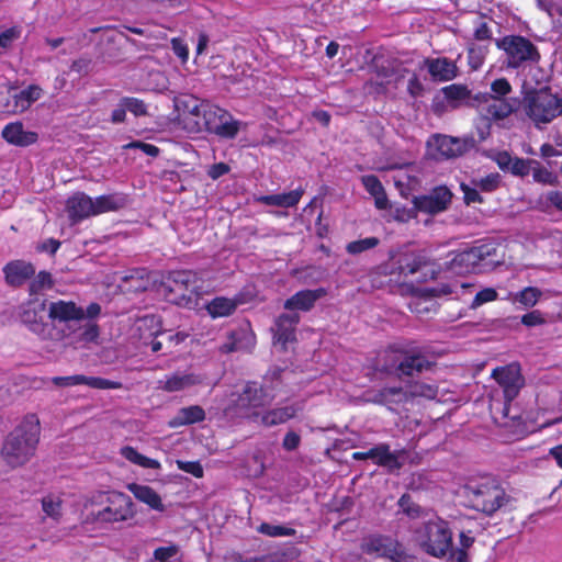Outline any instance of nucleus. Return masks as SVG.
Masks as SVG:
<instances>
[{
    "label": "nucleus",
    "instance_id": "nucleus-22",
    "mask_svg": "<svg viewBox=\"0 0 562 562\" xmlns=\"http://www.w3.org/2000/svg\"><path fill=\"white\" fill-rule=\"evenodd\" d=\"M419 173L420 169L416 164H406L398 168V172L394 176V184L402 196L407 198L411 192L420 188Z\"/></svg>",
    "mask_w": 562,
    "mask_h": 562
},
{
    "label": "nucleus",
    "instance_id": "nucleus-17",
    "mask_svg": "<svg viewBox=\"0 0 562 562\" xmlns=\"http://www.w3.org/2000/svg\"><path fill=\"white\" fill-rule=\"evenodd\" d=\"M43 90L37 85H30L21 91L9 92L5 103L0 101V108L10 114H18L26 111L42 97Z\"/></svg>",
    "mask_w": 562,
    "mask_h": 562
},
{
    "label": "nucleus",
    "instance_id": "nucleus-43",
    "mask_svg": "<svg viewBox=\"0 0 562 562\" xmlns=\"http://www.w3.org/2000/svg\"><path fill=\"white\" fill-rule=\"evenodd\" d=\"M502 178L499 173H490L485 177H482L480 179H472V184L474 187H477L480 191L482 192H493L495 191L499 184H501Z\"/></svg>",
    "mask_w": 562,
    "mask_h": 562
},
{
    "label": "nucleus",
    "instance_id": "nucleus-48",
    "mask_svg": "<svg viewBox=\"0 0 562 562\" xmlns=\"http://www.w3.org/2000/svg\"><path fill=\"white\" fill-rule=\"evenodd\" d=\"M533 161L535 160H532V159H524V158L514 157L513 162L509 166L507 171H509L514 176H518V177L528 176L531 171Z\"/></svg>",
    "mask_w": 562,
    "mask_h": 562
},
{
    "label": "nucleus",
    "instance_id": "nucleus-50",
    "mask_svg": "<svg viewBox=\"0 0 562 562\" xmlns=\"http://www.w3.org/2000/svg\"><path fill=\"white\" fill-rule=\"evenodd\" d=\"M179 553V546L170 544L168 547H159L154 550L153 559L155 562H169Z\"/></svg>",
    "mask_w": 562,
    "mask_h": 562
},
{
    "label": "nucleus",
    "instance_id": "nucleus-60",
    "mask_svg": "<svg viewBox=\"0 0 562 562\" xmlns=\"http://www.w3.org/2000/svg\"><path fill=\"white\" fill-rule=\"evenodd\" d=\"M422 263L423 261L419 256L407 257L405 263L401 265V272L406 276L414 274L420 269Z\"/></svg>",
    "mask_w": 562,
    "mask_h": 562
},
{
    "label": "nucleus",
    "instance_id": "nucleus-36",
    "mask_svg": "<svg viewBox=\"0 0 562 562\" xmlns=\"http://www.w3.org/2000/svg\"><path fill=\"white\" fill-rule=\"evenodd\" d=\"M45 311V302L38 303L37 305L31 307L27 306L22 314V321L26 324L33 333L37 335H43L45 331V325L42 322V316L37 318L38 313H43Z\"/></svg>",
    "mask_w": 562,
    "mask_h": 562
},
{
    "label": "nucleus",
    "instance_id": "nucleus-15",
    "mask_svg": "<svg viewBox=\"0 0 562 562\" xmlns=\"http://www.w3.org/2000/svg\"><path fill=\"white\" fill-rule=\"evenodd\" d=\"M451 199V191L445 186H438L427 194L414 196L412 202L418 209V212L436 215L448 209Z\"/></svg>",
    "mask_w": 562,
    "mask_h": 562
},
{
    "label": "nucleus",
    "instance_id": "nucleus-44",
    "mask_svg": "<svg viewBox=\"0 0 562 562\" xmlns=\"http://www.w3.org/2000/svg\"><path fill=\"white\" fill-rule=\"evenodd\" d=\"M42 509L48 517L57 520L61 516L60 498L54 495L43 497Z\"/></svg>",
    "mask_w": 562,
    "mask_h": 562
},
{
    "label": "nucleus",
    "instance_id": "nucleus-18",
    "mask_svg": "<svg viewBox=\"0 0 562 562\" xmlns=\"http://www.w3.org/2000/svg\"><path fill=\"white\" fill-rule=\"evenodd\" d=\"M206 100H200L192 94H182L175 99V108L178 112V119L188 131V126L204 117V104Z\"/></svg>",
    "mask_w": 562,
    "mask_h": 562
},
{
    "label": "nucleus",
    "instance_id": "nucleus-41",
    "mask_svg": "<svg viewBox=\"0 0 562 562\" xmlns=\"http://www.w3.org/2000/svg\"><path fill=\"white\" fill-rule=\"evenodd\" d=\"M257 531L268 537L277 538V537H291L296 533L295 529L281 526V525H272L269 522H262Z\"/></svg>",
    "mask_w": 562,
    "mask_h": 562
},
{
    "label": "nucleus",
    "instance_id": "nucleus-3",
    "mask_svg": "<svg viewBox=\"0 0 562 562\" xmlns=\"http://www.w3.org/2000/svg\"><path fill=\"white\" fill-rule=\"evenodd\" d=\"M40 434V424H19L7 435L0 451L1 474L23 467L34 457Z\"/></svg>",
    "mask_w": 562,
    "mask_h": 562
},
{
    "label": "nucleus",
    "instance_id": "nucleus-1",
    "mask_svg": "<svg viewBox=\"0 0 562 562\" xmlns=\"http://www.w3.org/2000/svg\"><path fill=\"white\" fill-rule=\"evenodd\" d=\"M422 398L436 400L437 402L453 400L452 395L445 392L443 389L419 381L409 384L406 390L396 386L383 387L373 395L371 393L366 394L364 400L385 405L390 411L401 415L403 411L412 409Z\"/></svg>",
    "mask_w": 562,
    "mask_h": 562
},
{
    "label": "nucleus",
    "instance_id": "nucleus-28",
    "mask_svg": "<svg viewBox=\"0 0 562 562\" xmlns=\"http://www.w3.org/2000/svg\"><path fill=\"white\" fill-rule=\"evenodd\" d=\"M201 379L193 373L176 372L158 380V389L166 392H179L187 390L198 383Z\"/></svg>",
    "mask_w": 562,
    "mask_h": 562
},
{
    "label": "nucleus",
    "instance_id": "nucleus-56",
    "mask_svg": "<svg viewBox=\"0 0 562 562\" xmlns=\"http://www.w3.org/2000/svg\"><path fill=\"white\" fill-rule=\"evenodd\" d=\"M492 95L490 98H504L512 91L510 83L505 78L496 79L491 85Z\"/></svg>",
    "mask_w": 562,
    "mask_h": 562
},
{
    "label": "nucleus",
    "instance_id": "nucleus-64",
    "mask_svg": "<svg viewBox=\"0 0 562 562\" xmlns=\"http://www.w3.org/2000/svg\"><path fill=\"white\" fill-rule=\"evenodd\" d=\"M549 14L554 27L562 33V3H555L550 7Z\"/></svg>",
    "mask_w": 562,
    "mask_h": 562
},
{
    "label": "nucleus",
    "instance_id": "nucleus-32",
    "mask_svg": "<svg viewBox=\"0 0 562 562\" xmlns=\"http://www.w3.org/2000/svg\"><path fill=\"white\" fill-rule=\"evenodd\" d=\"M303 193V189L299 188L290 192L262 195L258 198V201L265 205L293 207L300 202Z\"/></svg>",
    "mask_w": 562,
    "mask_h": 562
},
{
    "label": "nucleus",
    "instance_id": "nucleus-27",
    "mask_svg": "<svg viewBox=\"0 0 562 562\" xmlns=\"http://www.w3.org/2000/svg\"><path fill=\"white\" fill-rule=\"evenodd\" d=\"M424 64L435 81H450L458 75L456 63L446 57L427 58Z\"/></svg>",
    "mask_w": 562,
    "mask_h": 562
},
{
    "label": "nucleus",
    "instance_id": "nucleus-57",
    "mask_svg": "<svg viewBox=\"0 0 562 562\" xmlns=\"http://www.w3.org/2000/svg\"><path fill=\"white\" fill-rule=\"evenodd\" d=\"M122 100L126 111H130L135 116L146 114V105L142 100L136 98H123Z\"/></svg>",
    "mask_w": 562,
    "mask_h": 562
},
{
    "label": "nucleus",
    "instance_id": "nucleus-61",
    "mask_svg": "<svg viewBox=\"0 0 562 562\" xmlns=\"http://www.w3.org/2000/svg\"><path fill=\"white\" fill-rule=\"evenodd\" d=\"M540 202L546 206H553L560 211V205L562 202V192L549 191L546 194L541 195Z\"/></svg>",
    "mask_w": 562,
    "mask_h": 562
},
{
    "label": "nucleus",
    "instance_id": "nucleus-21",
    "mask_svg": "<svg viewBox=\"0 0 562 562\" xmlns=\"http://www.w3.org/2000/svg\"><path fill=\"white\" fill-rule=\"evenodd\" d=\"M300 322L296 313L282 314L276 321L273 329V342L282 349H286L289 342L295 339V327Z\"/></svg>",
    "mask_w": 562,
    "mask_h": 562
},
{
    "label": "nucleus",
    "instance_id": "nucleus-7",
    "mask_svg": "<svg viewBox=\"0 0 562 562\" xmlns=\"http://www.w3.org/2000/svg\"><path fill=\"white\" fill-rule=\"evenodd\" d=\"M452 536L448 521L441 518L429 520L424 525L422 549L434 558H445L452 552Z\"/></svg>",
    "mask_w": 562,
    "mask_h": 562
},
{
    "label": "nucleus",
    "instance_id": "nucleus-2",
    "mask_svg": "<svg viewBox=\"0 0 562 562\" xmlns=\"http://www.w3.org/2000/svg\"><path fill=\"white\" fill-rule=\"evenodd\" d=\"M232 394V403H235L234 407H228L226 411H233L236 417L241 419H251L261 416V422H288L289 419L296 418L299 406L284 405L271 409L263 414L262 407L269 403V396L265 390L257 383H248L243 387V393Z\"/></svg>",
    "mask_w": 562,
    "mask_h": 562
},
{
    "label": "nucleus",
    "instance_id": "nucleus-40",
    "mask_svg": "<svg viewBox=\"0 0 562 562\" xmlns=\"http://www.w3.org/2000/svg\"><path fill=\"white\" fill-rule=\"evenodd\" d=\"M441 91L452 108H456L462 101H465L470 94L468 88L462 85H450L442 88Z\"/></svg>",
    "mask_w": 562,
    "mask_h": 562
},
{
    "label": "nucleus",
    "instance_id": "nucleus-52",
    "mask_svg": "<svg viewBox=\"0 0 562 562\" xmlns=\"http://www.w3.org/2000/svg\"><path fill=\"white\" fill-rule=\"evenodd\" d=\"M99 337V327L94 323H88L78 328V341L93 342Z\"/></svg>",
    "mask_w": 562,
    "mask_h": 562
},
{
    "label": "nucleus",
    "instance_id": "nucleus-16",
    "mask_svg": "<svg viewBox=\"0 0 562 562\" xmlns=\"http://www.w3.org/2000/svg\"><path fill=\"white\" fill-rule=\"evenodd\" d=\"M492 376L503 389L504 397L507 403L512 402L518 395L524 385L520 366L516 362L495 368L492 372Z\"/></svg>",
    "mask_w": 562,
    "mask_h": 562
},
{
    "label": "nucleus",
    "instance_id": "nucleus-53",
    "mask_svg": "<svg viewBox=\"0 0 562 562\" xmlns=\"http://www.w3.org/2000/svg\"><path fill=\"white\" fill-rule=\"evenodd\" d=\"M418 209L413 204L412 207L397 206L393 211V218L401 223H407L413 218H416Z\"/></svg>",
    "mask_w": 562,
    "mask_h": 562
},
{
    "label": "nucleus",
    "instance_id": "nucleus-31",
    "mask_svg": "<svg viewBox=\"0 0 562 562\" xmlns=\"http://www.w3.org/2000/svg\"><path fill=\"white\" fill-rule=\"evenodd\" d=\"M361 182L367 192L374 199L375 207L379 210H386L390 206L384 187L379 178L374 175H367L361 177Z\"/></svg>",
    "mask_w": 562,
    "mask_h": 562
},
{
    "label": "nucleus",
    "instance_id": "nucleus-29",
    "mask_svg": "<svg viewBox=\"0 0 562 562\" xmlns=\"http://www.w3.org/2000/svg\"><path fill=\"white\" fill-rule=\"evenodd\" d=\"M128 491L135 496L136 499L146 504L151 509L157 512H165L166 507L162 504L159 494L148 485L131 483L127 485Z\"/></svg>",
    "mask_w": 562,
    "mask_h": 562
},
{
    "label": "nucleus",
    "instance_id": "nucleus-46",
    "mask_svg": "<svg viewBox=\"0 0 562 562\" xmlns=\"http://www.w3.org/2000/svg\"><path fill=\"white\" fill-rule=\"evenodd\" d=\"M204 419V409L201 406L192 405L180 409L179 415L175 422H203Z\"/></svg>",
    "mask_w": 562,
    "mask_h": 562
},
{
    "label": "nucleus",
    "instance_id": "nucleus-45",
    "mask_svg": "<svg viewBox=\"0 0 562 562\" xmlns=\"http://www.w3.org/2000/svg\"><path fill=\"white\" fill-rule=\"evenodd\" d=\"M380 240L376 237H367L363 239L350 241L346 250L350 255H358L369 249H372L379 245Z\"/></svg>",
    "mask_w": 562,
    "mask_h": 562
},
{
    "label": "nucleus",
    "instance_id": "nucleus-4",
    "mask_svg": "<svg viewBox=\"0 0 562 562\" xmlns=\"http://www.w3.org/2000/svg\"><path fill=\"white\" fill-rule=\"evenodd\" d=\"M240 124L228 111L211 102H205L203 120L191 123L188 126V132L206 131L222 138L232 139L237 135Z\"/></svg>",
    "mask_w": 562,
    "mask_h": 562
},
{
    "label": "nucleus",
    "instance_id": "nucleus-5",
    "mask_svg": "<svg viewBox=\"0 0 562 562\" xmlns=\"http://www.w3.org/2000/svg\"><path fill=\"white\" fill-rule=\"evenodd\" d=\"M470 506L488 516L493 515L507 502V495L495 481L468 484L464 488Z\"/></svg>",
    "mask_w": 562,
    "mask_h": 562
},
{
    "label": "nucleus",
    "instance_id": "nucleus-39",
    "mask_svg": "<svg viewBox=\"0 0 562 562\" xmlns=\"http://www.w3.org/2000/svg\"><path fill=\"white\" fill-rule=\"evenodd\" d=\"M121 454L134 464L145 469H159L160 463L155 460L140 454L133 447L126 446L121 449Z\"/></svg>",
    "mask_w": 562,
    "mask_h": 562
},
{
    "label": "nucleus",
    "instance_id": "nucleus-58",
    "mask_svg": "<svg viewBox=\"0 0 562 562\" xmlns=\"http://www.w3.org/2000/svg\"><path fill=\"white\" fill-rule=\"evenodd\" d=\"M21 35V29L13 26L0 33V47L8 48Z\"/></svg>",
    "mask_w": 562,
    "mask_h": 562
},
{
    "label": "nucleus",
    "instance_id": "nucleus-25",
    "mask_svg": "<svg viewBox=\"0 0 562 562\" xmlns=\"http://www.w3.org/2000/svg\"><path fill=\"white\" fill-rule=\"evenodd\" d=\"M5 282L11 286H21L35 274L34 266L25 260H12L3 268Z\"/></svg>",
    "mask_w": 562,
    "mask_h": 562
},
{
    "label": "nucleus",
    "instance_id": "nucleus-63",
    "mask_svg": "<svg viewBox=\"0 0 562 562\" xmlns=\"http://www.w3.org/2000/svg\"><path fill=\"white\" fill-rule=\"evenodd\" d=\"M514 157L506 150L497 151L493 156V160L497 164V166L503 170L507 171L509 166L513 162Z\"/></svg>",
    "mask_w": 562,
    "mask_h": 562
},
{
    "label": "nucleus",
    "instance_id": "nucleus-59",
    "mask_svg": "<svg viewBox=\"0 0 562 562\" xmlns=\"http://www.w3.org/2000/svg\"><path fill=\"white\" fill-rule=\"evenodd\" d=\"M177 465L180 470L192 474L195 477L203 476V468L198 461H182L177 460Z\"/></svg>",
    "mask_w": 562,
    "mask_h": 562
},
{
    "label": "nucleus",
    "instance_id": "nucleus-12",
    "mask_svg": "<svg viewBox=\"0 0 562 562\" xmlns=\"http://www.w3.org/2000/svg\"><path fill=\"white\" fill-rule=\"evenodd\" d=\"M497 45L506 53L507 65L512 68H518L526 61H537L539 58L536 46L524 36H505Z\"/></svg>",
    "mask_w": 562,
    "mask_h": 562
},
{
    "label": "nucleus",
    "instance_id": "nucleus-19",
    "mask_svg": "<svg viewBox=\"0 0 562 562\" xmlns=\"http://www.w3.org/2000/svg\"><path fill=\"white\" fill-rule=\"evenodd\" d=\"M52 382L59 387H68L76 385H87L98 390H117L122 387L119 381H112L99 376H87L83 374H75L69 376H54Z\"/></svg>",
    "mask_w": 562,
    "mask_h": 562
},
{
    "label": "nucleus",
    "instance_id": "nucleus-30",
    "mask_svg": "<svg viewBox=\"0 0 562 562\" xmlns=\"http://www.w3.org/2000/svg\"><path fill=\"white\" fill-rule=\"evenodd\" d=\"M367 459H372L376 464L385 467L389 470H398L403 463L398 460V456L391 452L389 446L378 445L366 451Z\"/></svg>",
    "mask_w": 562,
    "mask_h": 562
},
{
    "label": "nucleus",
    "instance_id": "nucleus-14",
    "mask_svg": "<svg viewBox=\"0 0 562 562\" xmlns=\"http://www.w3.org/2000/svg\"><path fill=\"white\" fill-rule=\"evenodd\" d=\"M168 288L176 294L172 299L177 304L189 305L196 301L200 295L196 273L193 271H176L169 278Z\"/></svg>",
    "mask_w": 562,
    "mask_h": 562
},
{
    "label": "nucleus",
    "instance_id": "nucleus-23",
    "mask_svg": "<svg viewBox=\"0 0 562 562\" xmlns=\"http://www.w3.org/2000/svg\"><path fill=\"white\" fill-rule=\"evenodd\" d=\"M66 212L72 224L94 216L92 198L83 192H76L66 202Z\"/></svg>",
    "mask_w": 562,
    "mask_h": 562
},
{
    "label": "nucleus",
    "instance_id": "nucleus-47",
    "mask_svg": "<svg viewBox=\"0 0 562 562\" xmlns=\"http://www.w3.org/2000/svg\"><path fill=\"white\" fill-rule=\"evenodd\" d=\"M397 504L402 512L409 518H418L422 514V507L417 505L407 493L401 496Z\"/></svg>",
    "mask_w": 562,
    "mask_h": 562
},
{
    "label": "nucleus",
    "instance_id": "nucleus-11",
    "mask_svg": "<svg viewBox=\"0 0 562 562\" xmlns=\"http://www.w3.org/2000/svg\"><path fill=\"white\" fill-rule=\"evenodd\" d=\"M495 254L496 247L492 243L475 245L454 252L449 261V269L457 274L474 272L482 260Z\"/></svg>",
    "mask_w": 562,
    "mask_h": 562
},
{
    "label": "nucleus",
    "instance_id": "nucleus-37",
    "mask_svg": "<svg viewBox=\"0 0 562 562\" xmlns=\"http://www.w3.org/2000/svg\"><path fill=\"white\" fill-rule=\"evenodd\" d=\"M541 294L542 292L538 288L527 286L517 293H508L506 300L520 303L525 307H532L538 303Z\"/></svg>",
    "mask_w": 562,
    "mask_h": 562
},
{
    "label": "nucleus",
    "instance_id": "nucleus-42",
    "mask_svg": "<svg viewBox=\"0 0 562 562\" xmlns=\"http://www.w3.org/2000/svg\"><path fill=\"white\" fill-rule=\"evenodd\" d=\"M530 172H532V178L538 183L554 186L558 182L557 176L542 167L537 160L533 161Z\"/></svg>",
    "mask_w": 562,
    "mask_h": 562
},
{
    "label": "nucleus",
    "instance_id": "nucleus-33",
    "mask_svg": "<svg viewBox=\"0 0 562 562\" xmlns=\"http://www.w3.org/2000/svg\"><path fill=\"white\" fill-rule=\"evenodd\" d=\"M515 109V102L505 98H488L486 100V116L491 120L507 117Z\"/></svg>",
    "mask_w": 562,
    "mask_h": 562
},
{
    "label": "nucleus",
    "instance_id": "nucleus-55",
    "mask_svg": "<svg viewBox=\"0 0 562 562\" xmlns=\"http://www.w3.org/2000/svg\"><path fill=\"white\" fill-rule=\"evenodd\" d=\"M52 276L46 271H40L35 279L31 282L30 289L31 292L37 293L44 288H49L52 285Z\"/></svg>",
    "mask_w": 562,
    "mask_h": 562
},
{
    "label": "nucleus",
    "instance_id": "nucleus-54",
    "mask_svg": "<svg viewBox=\"0 0 562 562\" xmlns=\"http://www.w3.org/2000/svg\"><path fill=\"white\" fill-rule=\"evenodd\" d=\"M460 188L464 194V202L467 204L483 202L479 188L474 187L472 181L470 183L461 182Z\"/></svg>",
    "mask_w": 562,
    "mask_h": 562
},
{
    "label": "nucleus",
    "instance_id": "nucleus-8",
    "mask_svg": "<svg viewBox=\"0 0 562 562\" xmlns=\"http://www.w3.org/2000/svg\"><path fill=\"white\" fill-rule=\"evenodd\" d=\"M135 515V504L132 498L117 491L106 493L104 507L91 513L92 520L101 524L124 522L133 519Z\"/></svg>",
    "mask_w": 562,
    "mask_h": 562
},
{
    "label": "nucleus",
    "instance_id": "nucleus-13",
    "mask_svg": "<svg viewBox=\"0 0 562 562\" xmlns=\"http://www.w3.org/2000/svg\"><path fill=\"white\" fill-rule=\"evenodd\" d=\"M469 142L458 137L435 134L426 144V157L432 160L450 159L464 154Z\"/></svg>",
    "mask_w": 562,
    "mask_h": 562
},
{
    "label": "nucleus",
    "instance_id": "nucleus-38",
    "mask_svg": "<svg viewBox=\"0 0 562 562\" xmlns=\"http://www.w3.org/2000/svg\"><path fill=\"white\" fill-rule=\"evenodd\" d=\"M499 434L504 436V441L512 442L522 439L527 434L535 431V429H528L527 424H497Z\"/></svg>",
    "mask_w": 562,
    "mask_h": 562
},
{
    "label": "nucleus",
    "instance_id": "nucleus-24",
    "mask_svg": "<svg viewBox=\"0 0 562 562\" xmlns=\"http://www.w3.org/2000/svg\"><path fill=\"white\" fill-rule=\"evenodd\" d=\"M1 136L10 145L18 147H27L38 139L36 132L24 130L23 123L19 121L7 124L1 132Z\"/></svg>",
    "mask_w": 562,
    "mask_h": 562
},
{
    "label": "nucleus",
    "instance_id": "nucleus-35",
    "mask_svg": "<svg viewBox=\"0 0 562 562\" xmlns=\"http://www.w3.org/2000/svg\"><path fill=\"white\" fill-rule=\"evenodd\" d=\"M93 214L116 211L125 204V198L121 194H105L92 199Z\"/></svg>",
    "mask_w": 562,
    "mask_h": 562
},
{
    "label": "nucleus",
    "instance_id": "nucleus-9",
    "mask_svg": "<svg viewBox=\"0 0 562 562\" xmlns=\"http://www.w3.org/2000/svg\"><path fill=\"white\" fill-rule=\"evenodd\" d=\"M428 367L429 362L420 355L407 356L401 359L397 351L387 349L379 356L376 373L392 374L398 372L403 375H413Z\"/></svg>",
    "mask_w": 562,
    "mask_h": 562
},
{
    "label": "nucleus",
    "instance_id": "nucleus-62",
    "mask_svg": "<svg viewBox=\"0 0 562 562\" xmlns=\"http://www.w3.org/2000/svg\"><path fill=\"white\" fill-rule=\"evenodd\" d=\"M407 91L413 98H418V97L423 95L425 88H424V85L420 81L419 77L416 74H414L409 78L408 83H407Z\"/></svg>",
    "mask_w": 562,
    "mask_h": 562
},
{
    "label": "nucleus",
    "instance_id": "nucleus-26",
    "mask_svg": "<svg viewBox=\"0 0 562 562\" xmlns=\"http://www.w3.org/2000/svg\"><path fill=\"white\" fill-rule=\"evenodd\" d=\"M326 295V290L318 288L315 290H302L296 292L284 302V308L289 311L308 312L319 299Z\"/></svg>",
    "mask_w": 562,
    "mask_h": 562
},
{
    "label": "nucleus",
    "instance_id": "nucleus-10",
    "mask_svg": "<svg viewBox=\"0 0 562 562\" xmlns=\"http://www.w3.org/2000/svg\"><path fill=\"white\" fill-rule=\"evenodd\" d=\"M361 550L369 555L385 558L393 562H413L403 543L390 536L375 535L366 538L361 543Z\"/></svg>",
    "mask_w": 562,
    "mask_h": 562
},
{
    "label": "nucleus",
    "instance_id": "nucleus-34",
    "mask_svg": "<svg viewBox=\"0 0 562 562\" xmlns=\"http://www.w3.org/2000/svg\"><path fill=\"white\" fill-rule=\"evenodd\" d=\"M238 303L235 299L217 296L206 304V311L213 318L226 317L234 313Z\"/></svg>",
    "mask_w": 562,
    "mask_h": 562
},
{
    "label": "nucleus",
    "instance_id": "nucleus-6",
    "mask_svg": "<svg viewBox=\"0 0 562 562\" xmlns=\"http://www.w3.org/2000/svg\"><path fill=\"white\" fill-rule=\"evenodd\" d=\"M524 111L537 127L550 123L562 112V101L548 90L528 93L524 98Z\"/></svg>",
    "mask_w": 562,
    "mask_h": 562
},
{
    "label": "nucleus",
    "instance_id": "nucleus-49",
    "mask_svg": "<svg viewBox=\"0 0 562 562\" xmlns=\"http://www.w3.org/2000/svg\"><path fill=\"white\" fill-rule=\"evenodd\" d=\"M224 562H277L274 554L245 558L238 552H232L224 557Z\"/></svg>",
    "mask_w": 562,
    "mask_h": 562
},
{
    "label": "nucleus",
    "instance_id": "nucleus-20",
    "mask_svg": "<svg viewBox=\"0 0 562 562\" xmlns=\"http://www.w3.org/2000/svg\"><path fill=\"white\" fill-rule=\"evenodd\" d=\"M48 317L53 322L69 324L85 318V310L72 301L58 300L48 305Z\"/></svg>",
    "mask_w": 562,
    "mask_h": 562
},
{
    "label": "nucleus",
    "instance_id": "nucleus-51",
    "mask_svg": "<svg viewBox=\"0 0 562 562\" xmlns=\"http://www.w3.org/2000/svg\"><path fill=\"white\" fill-rule=\"evenodd\" d=\"M497 296L496 290L493 288H485L475 294L470 307L475 310L485 303L495 301Z\"/></svg>",
    "mask_w": 562,
    "mask_h": 562
}]
</instances>
